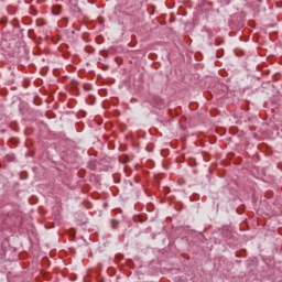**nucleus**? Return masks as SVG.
Wrapping results in <instances>:
<instances>
[{
  "label": "nucleus",
  "mask_w": 282,
  "mask_h": 282,
  "mask_svg": "<svg viewBox=\"0 0 282 282\" xmlns=\"http://www.w3.org/2000/svg\"><path fill=\"white\" fill-rule=\"evenodd\" d=\"M52 13L55 15V17H58V14H61V7L59 6H55L52 8Z\"/></svg>",
  "instance_id": "nucleus-1"
},
{
  "label": "nucleus",
  "mask_w": 282,
  "mask_h": 282,
  "mask_svg": "<svg viewBox=\"0 0 282 282\" xmlns=\"http://www.w3.org/2000/svg\"><path fill=\"white\" fill-rule=\"evenodd\" d=\"M68 3L72 8H78V0H68Z\"/></svg>",
  "instance_id": "nucleus-2"
}]
</instances>
